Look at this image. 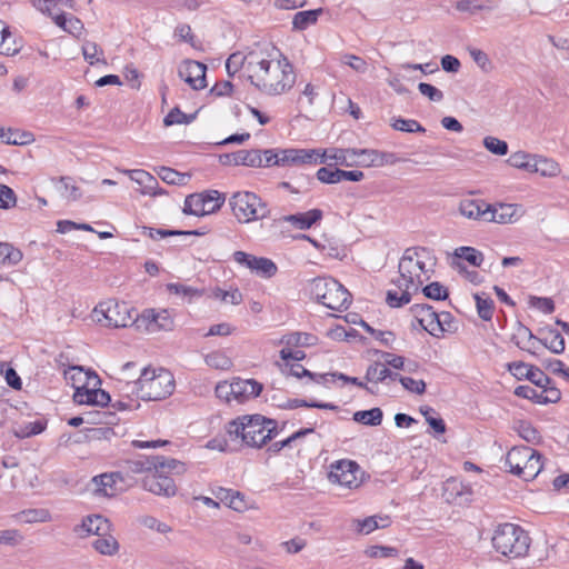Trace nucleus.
<instances>
[{"instance_id":"nucleus-2","label":"nucleus","mask_w":569,"mask_h":569,"mask_svg":"<svg viewBox=\"0 0 569 569\" xmlns=\"http://www.w3.org/2000/svg\"><path fill=\"white\" fill-rule=\"evenodd\" d=\"M227 432L249 447L261 448L277 436V421L261 415H246L228 422Z\"/></svg>"},{"instance_id":"nucleus-8","label":"nucleus","mask_w":569,"mask_h":569,"mask_svg":"<svg viewBox=\"0 0 569 569\" xmlns=\"http://www.w3.org/2000/svg\"><path fill=\"white\" fill-rule=\"evenodd\" d=\"M136 310L130 308L126 302L117 300H107L100 302L93 309V318L97 322L108 327L124 328L132 323L136 325Z\"/></svg>"},{"instance_id":"nucleus-44","label":"nucleus","mask_w":569,"mask_h":569,"mask_svg":"<svg viewBox=\"0 0 569 569\" xmlns=\"http://www.w3.org/2000/svg\"><path fill=\"white\" fill-rule=\"evenodd\" d=\"M455 257L468 261L473 267H480L483 261V254L472 247L457 248Z\"/></svg>"},{"instance_id":"nucleus-26","label":"nucleus","mask_w":569,"mask_h":569,"mask_svg":"<svg viewBox=\"0 0 569 569\" xmlns=\"http://www.w3.org/2000/svg\"><path fill=\"white\" fill-rule=\"evenodd\" d=\"M387 379L397 381L400 373L391 371L386 365L379 361L371 363L366 371V380L371 383L385 382Z\"/></svg>"},{"instance_id":"nucleus-59","label":"nucleus","mask_w":569,"mask_h":569,"mask_svg":"<svg viewBox=\"0 0 569 569\" xmlns=\"http://www.w3.org/2000/svg\"><path fill=\"white\" fill-rule=\"evenodd\" d=\"M402 387L408 390L409 392L416 393V395H422L426 392V382L423 380H416L410 377H403L400 375V379H398Z\"/></svg>"},{"instance_id":"nucleus-50","label":"nucleus","mask_w":569,"mask_h":569,"mask_svg":"<svg viewBox=\"0 0 569 569\" xmlns=\"http://www.w3.org/2000/svg\"><path fill=\"white\" fill-rule=\"evenodd\" d=\"M248 63V56H243L241 52H234L229 56L226 61V70L229 77H233L244 63Z\"/></svg>"},{"instance_id":"nucleus-41","label":"nucleus","mask_w":569,"mask_h":569,"mask_svg":"<svg viewBox=\"0 0 569 569\" xmlns=\"http://www.w3.org/2000/svg\"><path fill=\"white\" fill-rule=\"evenodd\" d=\"M157 173L168 184L182 186L190 178V174L181 173L169 167H160Z\"/></svg>"},{"instance_id":"nucleus-55","label":"nucleus","mask_w":569,"mask_h":569,"mask_svg":"<svg viewBox=\"0 0 569 569\" xmlns=\"http://www.w3.org/2000/svg\"><path fill=\"white\" fill-rule=\"evenodd\" d=\"M290 375L297 378L308 377L317 383H327L328 380V375L313 373L301 365H292L290 368Z\"/></svg>"},{"instance_id":"nucleus-27","label":"nucleus","mask_w":569,"mask_h":569,"mask_svg":"<svg viewBox=\"0 0 569 569\" xmlns=\"http://www.w3.org/2000/svg\"><path fill=\"white\" fill-rule=\"evenodd\" d=\"M516 207L513 204L500 203L498 207L490 204V213L486 216V221L498 223H510L513 221Z\"/></svg>"},{"instance_id":"nucleus-45","label":"nucleus","mask_w":569,"mask_h":569,"mask_svg":"<svg viewBox=\"0 0 569 569\" xmlns=\"http://www.w3.org/2000/svg\"><path fill=\"white\" fill-rule=\"evenodd\" d=\"M47 427V422L43 420H36L26 422L14 431V435L19 438H29L41 433Z\"/></svg>"},{"instance_id":"nucleus-18","label":"nucleus","mask_w":569,"mask_h":569,"mask_svg":"<svg viewBox=\"0 0 569 569\" xmlns=\"http://www.w3.org/2000/svg\"><path fill=\"white\" fill-rule=\"evenodd\" d=\"M363 178V172L359 170L346 171L338 168L332 169L330 167H321L317 171V179L320 182L328 184L338 183L342 180L358 182L361 181Z\"/></svg>"},{"instance_id":"nucleus-3","label":"nucleus","mask_w":569,"mask_h":569,"mask_svg":"<svg viewBox=\"0 0 569 569\" xmlns=\"http://www.w3.org/2000/svg\"><path fill=\"white\" fill-rule=\"evenodd\" d=\"M127 389L144 401H159L174 390V378L169 370L144 368L137 381L127 382Z\"/></svg>"},{"instance_id":"nucleus-25","label":"nucleus","mask_w":569,"mask_h":569,"mask_svg":"<svg viewBox=\"0 0 569 569\" xmlns=\"http://www.w3.org/2000/svg\"><path fill=\"white\" fill-rule=\"evenodd\" d=\"M322 216L323 213L320 209H311L307 212L284 216L281 220L290 222L300 230H307L320 221Z\"/></svg>"},{"instance_id":"nucleus-54","label":"nucleus","mask_w":569,"mask_h":569,"mask_svg":"<svg viewBox=\"0 0 569 569\" xmlns=\"http://www.w3.org/2000/svg\"><path fill=\"white\" fill-rule=\"evenodd\" d=\"M483 146L488 151L497 156H505L508 153V143L496 137H486L483 139Z\"/></svg>"},{"instance_id":"nucleus-13","label":"nucleus","mask_w":569,"mask_h":569,"mask_svg":"<svg viewBox=\"0 0 569 569\" xmlns=\"http://www.w3.org/2000/svg\"><path fill=\"white\" fill-rule=\"evenodd\" d=\"M411 311L419 325L431 336L441 337V325L438 312L427 303H418L411 307Z\"/></svg>"},{"instance_id":"nucleus-24","label":"nucleus","mask_w":569,"mask_h":569,"mask_svg":"<svg viewBox=\"0 0 569 569\" xmlns=\"http://www.w3.org/2000/svg\"><path fill=\"white\" fill-rule=\"evenodd\" d=\"M459 212L468 219H481L490 213V204L479 199H462L459 203Z\"/></svg>"},{"instance_id":"nucleus-16","label":"nucleus","mask_w":569,"mask_h":569,"mask_svg":"<svg viewBox=\"0 0 569 569\" xmlns=\"http://www.w3.org/2000/svg\"><path fill=\"white\" fill-rule=\"evenodd\" d=\"M219 161L223 166H247L259 168L262 167L263 160L260 150H238L231 153H224L219 156Z\"/></svg>"},{"instance_id":"nucleus-29","label":"nucleus","mask_w":569,"mask_h":569,"mask_svg":"<svg viewBox=\"0 0 569 569\" xmlns=\"http://www.w3.org/2000/svg\"><path fill=\"white\" fill-rule=\"evenodd\" d=\"M92 547L101 555L113 556L119 551V542L109 532L98 536L93 540Z\"/></svg>"},{"instance_id":"nucleus-30","label":"nucleus","mask_w":569,"mask_h":569,"mask_svg":"<svg viewBox=\"0 0 569 569\" xmlns=\"http://www.w3.org/2000/svg\"><path fill=\"white\" fill-rule=\"evenodd\" d=\"M542 456L533 449V455L525 461L522 470L520 471V478L526 481L533 480L542 470Z\"/></svg>"},{"instance_id":"nucleus-22","label":"nucleus","mask_w":569,"mask_h":569,"mask_svg":"<svg viewBox=\"0 0 569 569\" xmlns=\"http://www.w3.org/2000/svg\"><path fill=\"white\" fill-rule=\"evenodd\" d=\"M64 378L67 381H70L72 387L76 389L77 387L82 386H99L100 378L96 372L84 371L82 367L71 366L68 370H64Z\"/></svg>"},{"instance_id":"nucleus-56","label":"nucleus","mask_w":569,"mask_h":569,"mask_svg":"<svg viewBox=\"0 0 569 569\" xmlns=\"http://www.w3.org/2000/svg\"><path fill=\"white\" fill-rule=\"evenodd\" d=\"M365 553L369 558H390L397 557L399 551L397 548L389 546H370L366 549Z\"/></svg>"},{"instance_id":"nucleus-10","label":"nucleus","mask_w":569,"mask_h":569,"mask_svg":"<svg viewBox=\"0 0 569 569\" xmlns=\"http://www.w3.org/2000/svg\"><path fill=\"white\" fill-rule=\"evenodd\" d=\"M136 326L143 328L147 332L154 333L160 330L170 331L174 322L167 309L156 311L154 309L144 310L140 316L136 315Z\"/></svg>"},{"instance_id":"nucleus-47","label":"nucleus","mask_w":569,"mask_h":569,"mask_svg":"<svg viewBox=\"0 0 569 569\" xmlns=\"http://www.w3.org/2000/svg\"><path fill=\"white\" fill-rule=\"evenodd\" d=\"M538 173L542 177H557L560 173V166L552 159L539 156L538 159Z\"/></svg>"},{"instance_id":"nucleus-57","label":"nucleus","mask_w":569,"mask_h":569,"mask_svg":"<svg viewBox=\"0 0 569 569\" xmlns=\"http://www.w3.org/2000/svg\"><path fill=\"white\" fill-rule=\"evenodd\" d=\"M515 395L531 400L535 403L542 405V393L530 386H518L515 389Z\"/></svg>"},{"instance_id":"nucleus-12","label":"nucleus","mask_w":569,"mask_h":569,"mask_svg":"<svg viewBox=\"0 0 569 569\" xmlns=\"http://www.w3.org/2000/svg\"><path fill=\"white\" fill-rule=\"evenodd\" d=\"M142 487L149 492L164 497L174 496L177 491L173 479L156 470H152L143 477Z\"/></svg>"},{"instance_id":"nucleus-23","label":"nucleus","mask_w":569,"mask_h":569,"mask_svg":"<svg viewBox=\"0 0 569 569\" xmlns=\"http://www.w3.org/2000/svg\"><path fill=\"white\" fill-rule=\"evenodd\" d=\"M110 522L107 518L100 515H90L87 516L81 525L74 528V532H86L87 535H96L101 536L110 531Z\"/></svg>"},{"instance_id":"nucleus-52","label":"nucleus","mask_w":569,"mask_h":569,"mask_svg":"<svg viewBox=\"0 0 569 569\" xmlns=\"http://www.w3.org/2000/svg\"><path fill=\"white\" fill-rule=\"evenodd\" d=\"M204 360L211 368L227 370L231 367V360L224 353L219 351L207 355Z\"/></svg>"},{"instance_id":"nucleus-4","label":"nucleus","mask_w":569,"mask_h":569,"mask_svg":"<svg viewBox=\"0 0 569 569\" xmlns=\"http://www.w3.org/2000/svg\"><path fill=\"white\" fill-rule=\"evenodd\" d=\"M430 250L425 247L408 248L403 252L399 261L400 277L395 283L399 289L407 287L418 291L419 287L423 283L422 274L427 273L426 263L422 258L430 257Z\"/></svg>"},{"instance_id":"nucleus-51","label":"nucleus","mask_w":569,"mask_h":569,"mask_svg":"<svg viewBox=\"0 0 569 569\" xmlns=\"http://www.w3.org/2000/svg\"><path fill=\"white\" fill-rule=\"evenodd\" d=\"M456 9L461 12L475 14L481 10H491V6L485 4L481 0H460L456 3Z\"/></svg>"},{"instance_id":"nucleus-15","label":"nucleus","mask_w":569,"mask_h":569,"mask_svg":"<svg viewBox=\"0 0 569 569\" xmlns=\"http://www.w3.org/2000/svg\"><path fill=\"white\" fill-rule=\"evenodd\" d=\"M92 480L97 485L96 492L107 497H112L126 487L132 486L131 482L124 481L119 470L96 476Z\"/></svg>"},{"instance_id":"nucleus-20","label":"nucleus","mask_w":569,"mask_h":569,"mask_svg":"<svg viewBox=\"0 0 569 569\" xmlns=\"http://www.w3.org/2000/svg\"><path fill=\"white\" fill-rule=\"evenodd\" d=\"M206 71L207 66L198 61H188L184 70H179V74L184 79L187 83L194 90H201L206 88Z\"/></svg>"},{"instance_id":"nucleus-1","label":"nucleus","mask_w":569,"mask_h":569,"mask_svg":"<svg viewBox=\"0 0 569 569\" xmlns=\"http://www.w3.org/2000/svg\"><path fill=\"white\" fill-rule=\"evenodd\" d=\"M247 71L251 84L270 96L288 91L296 82L293 66L281 53H279L278 59L250 52L248 54Z\"/></svg>"},{"instance_id":"nucleus-49","label":"nucleus","mask_w":569,"mask_h":569,"mask_svg":"<svg viewBox=\"0 0 569 569\" xmlns=\"http://www.w3.org/2000/svg\"><path fill=\"white\" fill-rule=\"evenodd\" d=\"M422 292L425 297L432 300H446L449 296L448 289L438 281L427 284Z\"/></svg>"},{"instance_id":"nucleus-32","label":"nucleus","mask_w":569,"mask_h":569,"mask_svg":"<svg viewBox=\"0 0 569 569\" xmlns=\"http://www.w3.org/2000/svg\"><path fill=\"white\" fill-rule=\"evenodd\" d=\"M253 268L251 272H254L261 278H272L278 272L277 264L269 258L264 257H256V259H252Z\"/></svg>"},{"instance_id":"nucleus-39","label":"nucleus","mask_w":569,"mask_h":569,"mask_svg":"<svg viewBox=\"0 0 569 569\" xmlns=\"http://www.w3.org/2000/svg\"><path fill=\"white\" fill-rule=\"evenodd\" d=\"M379 150L375 149H356L355 166L360 167H379Z\"/></svg>"},{"instance_id":"nucleus-37","label":"nucleus","mask_w":569,"mask_h":569,"mask_svg":"<svg viewBox=\"0 0 569 569\" xmlns=\"http://www.w3.org/2000/svg\"><path fill=\"white\" fill-rule=\"evenodd\" d=\"M154 460H157V463H154L153 470L157 472L160 471L164 475H167L168 471H173L174 473H182L184 469V463L173 459V458H166L163 456H154Z\"/></svg>"},{"instance_id":"nucleus-53","label":"nucleus","mask_w":569,"mask_h":569,"mask_svg":"<svg viewBox=\"0 0 569 569\" xmlns=\"http://www.w3.org/2000/svg\"><path fill=\"white\" fill-rule=\"evenodd\" d=\"M59 182L61 183L62 188L64 189V192L62 196H64L68 200L77 201L82 197V192L80 191L79 187H77L73 183V180L71 177H60Z\"/></svg>"},{"instance_id":"nucleus-62","label":"nucleus","mask_w":569,"mask_h":569,"mask_svg":"<svg viewBox=\"0 0 569 569\" xmlns=\"http://www.w3.org/2000/svg\"><path fill=\"white\" fill-rule=\"evenodd\" d=\"M139 523L148 529L156 530L160 533H167L171 530V528L167 523L159 521L152 516L140 517Z\"/></svg>"},{"instance_id":"nucleus-31","label":"nucleus","mask_w":569,"mask_h":569,"mask_svg":"<svg viewBox=\"0 0 569 569\" xmlns=\"http://www.w3.org/2000/svg\"><path fill=\"white\" fill-rule=\"evenodd\" d=\"M182 211L186 214L197 217L206 216L204 197H202L201 192L187 196Z\"/></svg>"},{"instance_id":"nucleus-36","label":"nucleus","mask_w":569,"mask_h":569,"mask_svg":"<svg viewBox=\"0 0 569 569\" xmlns=\"http://www.w3.org/2000/svg\"><path fill=\"white\" fill-rule=\"evenodd\" d=\"M540 341L553 353H562L565 350V339L562 335L555 329L547 330Z\"/></svg>"},{"instance_id":"nucleus-61","label":"nucleus","mask_w":569,"mask_h":569,"mask_svg":"<svg viewBox=\"0 0 569 569\" xmlns=\"http://www.w3.org/2000/svg\"><path fill=\"white\" fill-rule=\"evenodd\" d=\"M341 63L349 66L352 70L359 73H365L368 69V63L361 57L355 54H343Z\"/></svg>"},{"instance_id":"nucleus-40","label":"nucleus","mask_w":569,"mask_h":569,"mask_svg":"<svg viewBox=\"0 0 569 569\" xmlns=\"http://www.w3.org/2000/svg\"><path fill=\"white\" fill-rule=\"evenodd\" d=\"M279 407L282 409H296L298 407L328 409V410H337L338 409V406H336L333 403L307 401L303 399H288L284 403L279 405Z\"/></svg>"},{"instance_id":"nucleus-6","label":"nucleus","mask_w":569,"mask_h":569,"mask_svg":"<svg viewBox=\"0 0 569 569\" xmlns=\"http://www.w3.org/2000/svg\"><path fill=\"white\" fill-rule=\"evenodd\" d=\"M311 296L328 309L343 311L351 303V295L336 279L318 277L310 283Z\"/></svg>"},{"instance_id":"nucleus-48","label":"nucleus","mask_w":569,"mask_h":569,"mask_svg":"<svg viewBox=\"0 0 569 569\" xmlns=\"http://www.w3.org/2000/svg\"><path fill=\"white\" fill-rule=\"evenodd\" d=\"M391 127L403 132H425L426 129L413 119L393 118Z\"/></svg>"},{"instance_id":"nucleus-60","label":"nucleus","mask_w":569,"mask_h":569,"mask_svg":"<svg viewBox=\"0 0 569 569\" xmlns=\"http://www.w3.org/2000/svg\"><path fill=\"white\" fill-rule=\"evenodd\" d=\"M353 523L356 525V531L361 535H369L376 529H379L378 526V518L370 516L362 520L356 519L353 520Z\"/></svg>"},{"instance_id":"nucleus-46","label":"nucleus","mask_w":569,"mask_h":569,"mask_svg":"<svg viewBox=\"0 0 569 569\" xmlns=\"http://www.w3.org/2000/svg\"><path fill=\"white\" fill-rule=\"evenodd\" d=\"M402 292L399 295L395 290H388L386 296V302L391 308H400L411 300V289H407V287L402 286V289H400Z\"/></svg>"},{"instance_id":"nucleus-14","label":"nucleus","mask_w":569,"mask_h":569,"mask_svg":"<svg viewBox=\"0 0 569 569\" xmlns=\"http://www.w3.org/2000/svg\"><path fill=\"white\" fill-rule=\"evenodd\" d=\"M154 463H157L154 456L126 459L119 462V471L124 481H129L133 485V476L151 472L156 466Z\"/></svg>"},{"instance_id":"nucleus-63","label":"nucleus","mask_w":569,"mask_h":569,"mask_svg":"<svg viewBox=\"0 0 569 569\" xmlns=\"http://www.w3.org/2000/svg\"><path fill=\"white\" fill-rule=\"evenodd\" d=\"M17 197L14 191L6 186L0 183V208L9 209L16 206Z\"/></svg>"},{"instance_id":"nucleus-5","label":"nucleus","mask_w":569,"mask_h":569,"mask_svg":"<svg viewBox=\"0 0 569 569\" xmlns=\"http://www.w3.org/2000/svg\"><path fill=\"white\" fill-rule=\"evenodd\" d=\"M492 546L502 556L519 558L528 552L530 538L520 526L502 523L495 530Z\"/></svg>"},{"instance_id":"nucleus-33","label":"nucleus","mask_w":569,"mask_h":569,"mask_svg":"<svg viewBox=\"0 0 569 569\" xmlns=\"http://www.w3.org/2000/svg\"><path fill=\"white\" fill-rule=\"evenodd\" d=\"M382 410L378 407L353 413V420L366 426H379L382 422Z\"/></svg>"},{"instance_id":"nucleus-19","label":"nucleus","mask_w":569,"mask_h":569,"mask_svg":"<svg viewBox=\"0 0 569 569\" xmlns=\"http://www.w3.org/2000/svg\"><path fill=\"white\" fill-rule=\"evenodd\" d=\"M233 400L243 403L249 399L256 398L263 389L262 383L254 379L236 378L232 380Z\"/></svg>"},{"instance_id":"nucleus-35","label":"nucleus","mask_w":569,"mask_h":569,"mask_svg":"<svg viewBox=\"0 0 569 569\" xmlns=\"http://www.w3.org/2000/svg\"><path fill=\"white\" fill-rule=\"evenodd\" d=\"M327 151V160H335L338 164L352 167L355 166L356 149H330Z\"/></svg>"},{"instance_id":"nucleus-38","label":"nucleus","mask_w":569,"mask_h":569,"mask_svg":"<svg viewBox=\"0 0 569 569\" xmlns=\"http://www.w3.org/2000/svg\"><path fill=\"white\" fill-rule=\"evenodd\" d=\"M473 298L476 300L478 316L485 321H490L495 310L493 300L489 297H485V293H475Z\"/></svg>"},{"instance_id":"nucleus-64","label":"nucleus","mask_w":569,"mask_h":569,"mask_svg":"<svg viewBox=\"0 0 569 569\" xmlns=\"http://www.w3.org/2000/svg\"><path fill=\"white\" fill-rule=\"evenodd\" d=\"M315 337L310 333L292 332L284 337L288 346H310Z\"/></svg>"},{"instance_id":"nucleus-9","label":"nucleus","mask_w":569,"mask_h":569,"mask_svg":"<svg viewBox=\"0 0 569 569\" xmlns=\"http://www.w3.org/2000/svg\"><path fill=\"white\" fill-rule=\"evenodd\" d=\"M278 159L274 160L277 166H297L311 163H326L327 151L321 149H278Z\"/></svg>"},{"instance_id":"nucleus-28","label":"nucleus","mask_w":569,"mask_h":569,"mask_svg":"<svg viewBox=\"0 0 569 569\" xmlns=\"http://www.w3.org/2000/svg\"><path fill=\"white\" fill-rule=\"evenodd\" d=\"M321 9L299 11L292 18V28L297 31L306 30L308 27L315 24L321 14Z\"/></svg>"},{"instance_id":"nucleus-43","label":"nucleus","mask_w":569,"mask_h":569,"mask_svg":"<svg viewBox=\"0 0 569 569\" xmlns=\"http://www.w3.org/2000/svg\"><path fill=\"white\" fill-rule=\"evenodd\" d=\"M197 117V112L192 114H186L178 107H174L163 119V124L166 127H171L173 124H189Z\"/></svg>"},{"instance_id":"nucleus-34","label":"nucleus","mask_w":569,"mask_h":569,"mask_svg":"<svg viewBox=\"0 0 569 569\" xmlns=\"http://www.w3.org/2000/svg\"><path fill=\"white\" fill-rule=\"evenodd\" d=\"M22 252L11 243L0 242V263L16 266L22 260Z\"/></svg>"},{"instance_id":"nucleus-58","label":"nucleus","mask_w":569,"mask_h":569,"mask_svg":"<svg viewBox=\"0 0 569 569\" xmlns=\"http://www.w3.org/2000/svg\"><path fill=\"white\" fill-rule=\"evenodd\" d=\"M469 53L472 60L482 71L490 72L492 70V63L485 51L477 48H470Z\"/></svg>"},{"instance_id":"nucleus-42","label":"nucleus","mask_w":569,"mask_h":569,"mask_svg":"<svg viewBox=\"0 0 569 569\" xmlns=\"http://www.w3.org/2000/svg\"><path fill=\"white\" fill-rule=\"evenodd\" d=\"M201 194L204 197L206 216L214 213L224 203V196L217 190H208Z\"/></svg>"},{"instance_id":"nucleus-17","label":"nucleus","mask_w":569,"mask_h":569,"mask_svg":"<svg viewBox=\"0 0 569 569\" xmlns=\"http://www.w3.org/2000/svg\"><path fill=\"white\" fill-rule=\"evenodd\" d=\"M73 400L79 405L104 407L111 401V397L107 391L94 386L92 388L82 386L76 388Z\"/></svg>"},{"instance_id":"nucleus-21","label":"nucleus","mask_w":569,"mask_h":569,"mask_svg":"<svg viewBox=\"0 0 569 569\" xmlns=\"http://www.w3.org/2000/svg\"><path fill=\"white\" fill-rule=\"evenodd\" d=\"M533 455V449L527 446H516L511 448L506 456V466L509 468L508 471L520 477V471Z\"/></svg>"},{"instance_id":"nucleus-7","label":"nucleus","mask_w":569,"mask_h":569,"mask_svg":"<svg viewBox=\"0 0 569 569\" xmlns=\"http://www.w3.org/2000/svg\"><path fill=\"white\" fill-rule=\"evenodd\" d=\"M231 210L239 222L264 219L270 210L266 202L253 192H236L229 200Z\"/></svg>"},{"instance_id":"nucleus-11","label":"nucleus","mask_w":569,"mask_h":569,"mask_svg":"<svg viewBox=\"0 0 569 569\" xmlns=\"http://www.w3.org/2000/svg\"><path fill=\"white\" fill-rule=\"evenodd\" d=\"M358 472L359 466L355 461L339 460L331 465L328 477L331 483L352 489L359 486Z\"/></svg>"}]
</instances>
